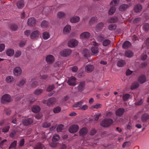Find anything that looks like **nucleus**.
I'll return each instance as SVG.
<instances>
[{"label":"nucleus","instance_id":"62","mask_svg":"<svg viewBox=\"0 0 149 149\" xmlns=\"http://www.w3.org/2000/svg\"><path fill=\"white\" fill-rule=\"evenodd\" d=\"M78 68L76 66H74L71 68L72 71L74 72H76L78 70Z\"/></svg>","mask_w":149,"mask_h":149},{"label":"nucleus","instance_id":"53","mask_svg":"<svg viewBox=\"0 0 149 149\" xmlns=\"http://www.w3.org/2000/svg\"><path fill=\"white\" fill-rule=\"evenodd\" d=\"M10 29L13 31H16L17 29V26L15 24H12L10 26Z\"/></svg>","mask_w":149,"mask_h":149},{"label":"nucleus","instance_id":"23","mask_svg":"<svg viewBox=\"0 0 149 149\" xmlns=\"http://www.w3.org/2000/svg\"><path fill=\"white\" fill-rule=\"evenodd\" d=\"M14 81L13 77L12 76H9L7 77L6 79V81L8 83L10 84Z\"/></svg>","mask_w":149,"mask_h":149},{"label":"nucleus","instance_id":"18","mask_svg":"<svg viewBox=\"0 0 149 149\" xmlns=\"http://www.w3.org/2000/svg\"><path fill=\"white\" fill-rule=\"evenodd\" d=\"M54 60V57L51 55L47 56L46 58V61L49 63H51L53 62Z\"/></svg>","mask_w":149,"mask_h":149},{"label":"nucleus","instance_id":"5","mask_svg":"<svg viewBox=\"0 0 149 149\" xmlns=\"http://www.w3.org/2000/svg\"><path fill=\"white\" fill-rule=\"evenodd\" d=\"M79 129V127L77 125H72L69 129V132L72 133H76L77 132Z\"/></svg>","mask_w":149,"mask_h":149},{"label":"nucleus","instance_id":"63","mask_svg":"<svg viewBox=\"0 0 149 149\" xmlns=\"http://www.w3.org/2000/svg\"><path fill=\"white\" fill-rule=\"evenodd\" d=\"M96 133V131L95 129H92L90 132L89 134L91 135H93Z\"/></svg>","mask_w":149,"mask_h":149},{"label":"nucleus","instance_id":"8","mask_svg":"<svg viewBox=\"0 0 149 149\" xmlns=\"http://www.w3.org/2000/svg\"><path fill=\"white\" fill-rule=\"evenodd\" d=\"M22 72V69L19 67H17L14 69L13 73L14 75L16 76H18L20 75Z\"/></svg>","mask_w":149,"mask_h":149},{"label":"nucleus","instance_id":"57","mask_svg":"<svg viewBox=\"0 0 149 149\" xmlns=\"http://www.w3.org/2000/svg\"><path fill=\"white\" fill-rule=\"evenodd\" d=\"M51 125V123H49L45 122L43 125L42 126L44 127L47 128L49 127Z\"/></svg>","mask_w":149,"mask_h":149},{"label":"nucleus","instance_id":"27","mask_svg":"<svg viewBox=\"0 0 149 149\" xmlns=\"http://www.w3.org/2000/svg\"><path fill=\"white\" fill-rule=\"evenodd\" d=\"M118 20V18L116 17H113L109 19L108 22L109 23H113L116 22Z\"/></svg>","mask_w":149,"mask_h":149},{"label":"nucleus","instance_id":"59","mask_svg":"<svg viewBox=\"0 0 149 149\" xmlns=\"http://www.w3.org/2000/svg\"><path fill=\"white\" fill-rule=\"evenodd\" d=\"M102 105L100 104H97L94 105L93 106V107L94 108L98 109L101 107Z\"/></svg>","mask_w":149,"mask_h":149},{"label":"nucleus","instance_id":"39","mask_svg":"<svg viewBox=\"0 0 149 149\" xmlns=\"http://www.w3.org/2000/svg\"><path fill=\"white\" fill-rule=\"evenodd\" d=\"M60 138L58 135L55 134L54 135L52 139V141L53 142H55L58 141L59 139Z\"/></svg>","mask_w":149,"mask_h":149},{"label":"nucleus","instance_id":"14","mask_svg":"<svg viewBox=\"0 0 149 149\" xmlns=\"http://www.w3.org/2000/svg\"><path fill=\"white\" fill-rule=\"evenodd\" d=\"M131 5L130 4H123L121 5L119 8V10L120 11H124L130 7Z\"/></svg>","mask_w":149,"mask_h":149},{"label":"nucleus","instance_id":"24","mask_svg":"<svg viewBox=\"0 0 149 149\" xmlns=\"http://www.w3.org/2000/svg\"><path fill=\"white\" fill-rule=\"evenodd\" d=\"M124 111V110L123 109L120 108L116 111V113L117 116H120L123 115Z\"/></svg>","mask_w":149,"mask_h":149},{"label":"nucleus","instance_id":"25","mask_svg":"<svg viewBox=\"0 0 149 149\" xmlns=\"http://www.w3.org/2000/svg\"><path fill=\"white\" fill-rule=\"evenodd\" d=\"M133 52L130 50H127L125 52V55L127 57H131L133 56Z\"/></svg>","mask_w":149,"mask_h":149},{"label":"nucleus","instance_id":"47","mask_svg":"<svg viewBox=\"0 0 149 149\" xmlns=\"http://www.w3.org/2000/svg\"><path fill=\"white\" fill-rule=\"evenodd\" d=\"M61 109L59 107H57L54 108L53 109V112L54 113H57L61 110Z\"/></svg>","mask_w":149,"mask_h":149},{"label":"nucleus","instance_id":"49","mask_svg":"<svg viewBox=\"0 0 149 149\" xmlns=\"http://www.w3.org/2000/svg\"><path fill=\"white\" fill-rule=\"evenodd\" d=\"M48 23L46 21H43L41 23V26L43 27H46L48 25Z\"/></svg>","mask_w":149,"mask_h":149},{"label":"nucleus","instance_id":"46","mask_svg":"<svg viewBox=\"0 0 149 149\" xmlns=\"http://www.w3.org/2000/svg\"><path fill=\"white\" fill-rule=\"evenodd\" d=\"M110 43V41L109 40H104L103 42V45L104 46H107Z\"/></svg>","mask_w":149,"mask_h":149},{"label":"nucleus","instance_id":"28","mask_svg":"<svg viewBox=\"0 0 149 149\" xmlns=\"http://www.w3.org/2000/svg\"><path fill=\"white\" fill-rule=\"evenodd\" d=\"M120 2V0H112L110 3V6H116Z\"/></svg>","mask_w":149,"mask_h":149},{"label":"nucleus","instance_id":"29","mask_svg":"<svg viewBox=\"0 0 149 149\" xmlns=\"http://www.w3.org/2000/svg\"><path fill=\"white\" fill-rule=\"evenodd\" d=\"M110 8L109 9V14L110 15H113L116 11L115 8L113 6H110Z\"/></svg>","mask_w":149,"mask_h":149},{"label":"nucleus","instance_id":"60","mask_svg":"<svg viewBox=\"0 0 149 149\" xmlns=\"http://www.w3.org/2000/svg\"><path fill=\"white\" fill-rule=\"evenodd\" d=\"M97 20V19L96 17H93L90 19V22L91 24H92L94 22H95Z\"/></svg>","mask_w":149,"mask_h":149},{"label":"nucleus","instance_id":"58","mask_svg":"<svg viewBox=\"0 0 149 149\" xmlns=\"http://www.w3.org/2000/svg\"><path fill=\"white\" fill-rule=\"evenodd\" d=\"M88 108V107L86 105H84L83 106H81L79 108V109H81L83 110H85L87 109Z\"/></svg>","mask_w":149,"mask_h":149},{"label":"nucleus","instance_id":"44","mask_svg":"<svg viewBox=\"0 0 149 149\" xmlns=\"http://www.w3.org/2000/svg\"><path fill=\"white\" fill-rule=\"evenodd\" d=\"M143 28L145 31H147L149 29V24L148 23H145L143 24Z\"/></svg>","mask_w":149,"mask_h":149},{"label":"nucleus","instance_id":"10","mask_svg":"<svg viewBox=\"0 0 149 149\" xmlns=\"http://www.w3.org/2000/svg\"><path fill=\"white\" fill-rule=\"evenodd\" d=\"M94 66L92 65H88L85 67V71L88 73L92 72L94 70Z\"/></svg>","mask_w":149,"mask_h":149},{"label":"nucleus","instance_id":"51","mask_svg":"<svg viewBox=\"0 0 149 149\" xmlns=\"http://www.w3.org/2000/svg\"><path fill=\"white\" fill-rule=\"evenodd\" d=\"M24 143V139H23L19 141V147H22L23 146Z\"/></svg>","mask_w":149,"mask_h":149},{"label":"nucleus","instance_id":"31","mask_svg":"<svg viewBox=\"0 0 149 149\" xmlns=\"http://www.w3.org/2000/svg\"><path fill=\"white\" fill-rule=\"evenodd\" d=\"M131 45V43L128 41H126L123 43V45L124 48H127L130 47Z\"/></svg>","mask_w":149,"mask_h":149},{"label":"nucleus","instance_id":"17","mask_svg":"<svg viewBox=\"0 0 149 149\" xmlns=\"http://www.w3.org/2000/svg\"><path fill=\"white\" fill-rule=\"evenodd\" d=\"M142 8V6L141 4H137L134 8V11L136 13L139 12L141 10Z\"/></svg>","mask_w":149,"mask_h":149},{"label":"nucleus","instance_id":"2","mask_svg":"<svg viewBox=\"0 0 149 149\" xmlns=\"http://www.w3.org/2000/svg\"><path fill=\"white\" fill-rule=\"evenodd\" d=\"M113 122V120L111 119H104L101 122V125L104 127H107L110 126Z\"/></svg>","mask_w":149,"mask_h":149},{"label":"nucleus","instance_id":"43","mask_svg":"<svg viewBox=\"0 0 149 149\" xmlns=\"http://www.w3.org/2000/svg\"><path fill=\"white\" fill-rule=\"evenodd\" d=\"M44 147L43 145L41 143H39L37 145H36L34 147L35 149H42Z\"/></svg>","mask_w":149,"mask_h":149},{"label":"nucleus","instance_id":"42","mask_svg":"<svg viewBox=\"0 0 149 149\" xmlns=\"http://www.w3.org/2000/svg\"><path fill=\"white\" fill-rule=\"evenodd\" d=\"M65 15V13L62 12H59L57 14V17L59 18L64 17Z\"/></svg>","mask_w":149,"mask_h":149},{"label":"nucleus","instance_id":"55","mask_svg":"<svg viewBox=\"0 0 149 149\" xmlns=\"http://www.w3.org/2000/svg\"><path fill=\"white\" fill-rule=\"evenodd\" d=\"M54 88V86L53 85H49L47 89V91H50L53 90Z\"/></svg>","mask_w":149,"mask_h":149},{"label":"nucleus","instance_id":"38","mask_svg":"<svg viewBox=\"0 0 149 149\" xmlns=\"http://www.w3.org/2000/svg\"><path fill=\"white\" fill-rule=\"evenodd\" d=\"M84 56L87 57L89 55V52L88 49H84L82 52Z\"/></svg>","mask_w":149,"mask_h":149},{"label":"nucleus","instance_id":"48","mask_svg":"<svg viewBox=\"0 0 149 149\" xmlns=\"http://www.w3.org/2000/svg\"><path fill=\"white\" fill-rule=\"evenodd\" d=\"M63 128V125H58L57 128V130L58 132H61Z\"/></svg>","mask_w":149,"mask_h":149},{"label":"nucleus","instance_id":"3","mask_svg":"<svg viewBox=\"0 0 149 149\" xmlns=\"http://www.w3.org/2000/svg\"><path fill=\"white\" fill-rule=\"evenodd\" d=\"M40 36V33L38 30L34 31L32 32L30 35V38L33 40H36Z\"/></svg>","mask_w":149,"mask_h":149},{"label":"nucleus","instance_id":"64","mask_svg":"<svg viewBox=\"0 0 149 149\" xmlns=\"http://www.w3.org/2000/svg\"><path fill=\"white\" fill-rule=\"evenodd\" d=\"M10 127L9 126H7L3 128L2 130L3 132H6L8 131Z\"/></svg>","mask_w":149,"mask_h":149},{"label":"nucleus","instance_id":"37","mask_svg":"<svg viewBox=\"0 0 149 149\" xmlns=\"http://www.w3.org/2000/svg\"><path fill=\"white\" fill-rule=\"evenodd\" d=\"M42 37L45 40H47L50 37L49 33L47 32H44L42 34Z\"/></svg>","mask_w":149,"mask_h":149},{"label":"nucleus","instance_id":"36","mask_svg":"<svg viewBox=\"0 0 149 149\" xmlns=\"http://www.w3.org/2000/svg\"><path fill=\"white\" fill-rule=\"evenodd\" d=\"M149 119V115L147 114H145L142 117L141 120L143 121H146L147 120Z\"/></svg>","mask_w":149,"mask_h":149},{"label":"nucleus","instance_id":"33","mask_svg":"<svg viewBox=\"0 0 149 149\" xmlns=\"http://www.w3.org/2000/svg\"><path fill=\"white\" fill-rule=\"evenodd\" d=\"M40 110V107L38 106H34L32 108V111L34 113L39 112Z\"/></svg>","mask_w":149,"mask_h":149},{"label":"nucleus","instance_id":"56","mask_svg":"<svg viewBox=\"0 0 149 149\" xmlns=\"http://www.w3.org/2000/svg\"><path fill=\"white\" fill-rule=\"evenodd\" d=\"M101 115V113H97L95 114L94 116V119L95 120H97L99 118V117Z\"/></svg>","mask_w":149,"mask_h":149},{"label":"nucleus","instance_id":"22","mask_svg":"<svg viewBox=\"0 0 149 149\" xmlns=\"http://www.w3.org/2000/svg\"><path fill=\"white\" fill-rule=\"evenodd\" d=\"M33 122V120L32 119L29 118L23 121V123L25 125H28L31 124Z\"/></svg>","mask_w":149,"mask_h":149},{"label":"nucleus","instance_id":"19","mask_svg":"<svg viewBox=\"0 0 149 149\" xmlns=\"http://www.w3.org/2000/svg\"><path fill=\"white\" fill-rule=\"evenodd\" d=\"M36 22L35 19L33 17H31L28 19L27 24L29 26H32L35 24Z\"/></svg>","mask_w":149,"mask_h":149},{"label":"nucleus","instance_id":"20","mask_svg":"<svg viewBox=\"0 0 149 149\" xmlns=\"http://www.w3.org/2000/svg\"><path fill=\"white\" fill-rule=\"evenodd\" d=\"M79 17L75 16L71 17L70 19V22L72 23H76L78 22L80 20Z\"/></svg>","mask_w":149,"mask_h":149},{"label":"nucleus","instance_id":"12","mask_svg":"<svg viewBox=\"0 0 149 149\" xmlns=\"http://www.w3.org/2000/svg\"><path fill=\"white\" fill-rule=\"evenodd\" d=\"M90 33L87 32H85L81 33L80 35V38L82 39H87L90 36Z\"/></svg>","mask_w":149,"mask_h":149},{"label":"nucleus","instance_id":"13","mask_svg":"<svg viewBox=\"0 0 149 149\" xmlns=\"http://www.w3.org/2000/svg\"><path fill=\"white\" fill-rule=\"evenodd\" d=\"M71 26L70 25H68L65 26L63 29V33L65 34L68 33L71 30Z\"/></svg>","mask_w":149,"mask_h":149},{"label":"nucleus","instance_id":"1","mask_svg":"<svg viewBox=\"0 0 149 149\" xmlns=\"http://www.w3.org/2000/svg\"><path fill=\"white\" fill-rule=\"evenodd\" d=\"M78 44V41L74 39H72L69 40L68 42V46L71 48H74L77 46Z\"/></svg>","mask_w":149,"mask_h":149},{"label":"nucleus","instance_id":"54","mask_svg":"<svg viewBox=\"0 0 149 149\" xmlns=\"http://www.w3.org/2000/svg\"><path fill=\"white\" fill-rule=\"evenodd\" d=\"M21 52L20 51H17L15 52V57L17 58L19 57L21 55Z\"/></svg>","mask_w":149,"mask_h":149},{"label":"nucleus","instance_id":"35","mask_svg":"<svg viewBox=\"0 0 149 149\" xmlns=\"http://www.w3.org/2000/svg\"><path fill=\"white\" fill-rule=\"evenodd\" d=\"M17 141H14L12 142L10 144L9 149H11L12 148H15L17 146Z\"/></svg>","mask_w":149,"mask_h":149},{"label":"nucleus","instance_id":"4","mask_svg":"<svg viewBox=\"0 0 149 149\" xmlns=\"http://www.w3.org/2000/svg\"><path fill=\"white\" fill-rule=\"evenodd\" d=\"M11 100L10 96L8 94H6L4 95L1 97V102L2 103H5L9 102Z\"/></svg>","mask_w":149,"mask_h":149},{"label":"nucleus","instance_id":"52","mask_svg":"<svg viewBox=\"0 0 149 149\" xmlns=\"http://www.w3.org/2000/svg\"><path fill=\"white\" fill-rule=\"evenodd\" d=\"M116 28V26L115 24H111L109 25L108 28L109 30L112 31L114 30Z\"/></svg>","mask_w":149,"mask_h":149},{"label":"nucleus","instance_id":"16","mask_svg":"<svg viewBox=\"0 0 149 149\" xmlns=\"http://www.w3.org/2000/svg\"><path fill=\"white\" fill-rule=\"evenodd\" d=\"M91 51L93 55H97L99 53V48L96 47H93L91 48Z\"/></svg>","mask_w":149,"mask_h":149},{"label":"nucleus","instance_id":"21","mask_svg":"<svg viewBox=\"0 0 149 149\" xmlns=\"http://www.w3.org/2000/svg\"><path fill=\"white\" fill-rule=\"evenodd\" d=\"M6 53L8 56H12L14 54V51L13 49H8L6 51Z\"/></svg>","mask_w":149,"mask_h":149},{"label":"nucleus","instance_id":"40","mask_svg":"<svg viewBox=\"0 0 149 149\" xmlns=\"http://www.w3.org/2000/svg\"><path fill=\"white\" fill-rule=\"evenodd\" d=\"M83 104V101H80L73 105L74 107H81V105Z\"/></svg>","mask_w":149,"mask_h":149},{"label":"nucleus","instance_id":"41","mask_svg":"<svg viewBox=\"0 0 149 149\" xmlns=\"http://www.w3.org/2000/svg\"><path fill=\"white\" fill-rule=\"evenodd\" d=\"M139 84L137 82H135L132 84L131 88L133 90L136 89L139 87Z\"/></svg>","mask_w":149,"mask_h":149},{"label":"nucleus","instance_id":"32","mask_svg":"<svg viewBox=\"0 0 149 149\" xmlns=\"http://www.w3.org/2000/svg\"><path fill=\"white\" fill-rule=\"evenodd\" d=\"M56 101V99L54 98H51L48 101L47 104L48 106H49L51 104L54 103Z\"/></svg>","mask_w":149,"mask_h":149},{"label":"nucleus","instance_id":"11","mask_svg":"<svg viewBox=\"0 0 149 149\" xmlns=\"http://www.w3.org/2000/svg\"><path fill=\"white\" fill-rule=\"evenodd\" d=\"M26 82V79L24 77L21 78L18 82L17 85L19 87L23 86Z\"/></svg>","mask_w":149,"mask_h":149},{"label":"nucleus","instance_id":"9","mask_svg":"<svg viewBox=\"0 0 149 149\" xmlns=\"http://www.w3.org/2000/svg\"><path fill=\"white\" fill-rule=\"evenodd\" d=\"M88 132L87 128L86 127H83L79 131V134L80 136H83L86 135Z\"/></svg>","mask_w":149,"mask_h":149},{"label":"nucleus","instance_id":"61","mask_svg":"<svg viewBox=\"0 0 149 149\" xmlns=\"http://www.w3.org/2000/svg\"><path fill=\"white\" fill-rule=\"evenodd\" d=\"M5 46L4 44H1L0 45V52H1L4 50L5 49Z\"/></svg>","mask_w":149,"mask_h":149},{"label":"nucleus","instance_id":"30","mask_svg":"<svg viewBox=\"0 0 149 149\" xmlns=\"http://www.w3.org/2000/svg\"><path fill=\"white\" fill-rule=\"evenodd\" d=\"M146 80V78L145 76L142 75L140 76L139 79L138 80L139 82L141 84L144 83Z\"/></svg>","mask_w":149,"mask_h":149},{"label":"nucleus","instance_id":"15","mask_svg":"<svg viewBox=\"0 0 149 149\" xmlns=\"http://www.w3.org/2000/svg\"><path fill=\"white\" fill-rule=\"evenodd\" d=\"M85 83L84 82H81L77 87L78 90L80 92L82 91L85 88Z\"/></svg>","mask_w":149,"mask_h":149},{"label":"nucleus","instance_id":"6","mask_svg":"<svg viewBox=\"0 0 149 149\" xmlns=\"http://www.w3.org/2000/svg\"><path fill=\"white\" fill-rule=\"evenodd\" d=\"M72 51L70 49H65L62 51L60 53L61 56L66 57L69 56L71 53Z\"/></svg>","mask_w":149,"mask_h":149},{"label":"nucleus","instance_id":"26","mask_svg":"<svg viewBox=\"0 0 149 149\" xmlns=\"http://www.w3.org/2000/svg\"><path fill=\"white\" fill-rule=\"evenodd\" d=\"M24 3L23 0L19 1L17 3V6L19 8H22L24 6Z\"/></svg>","mask_w":149,"mask_h":149},{"label":"nucleus","instance_id":"34","mask_svg":"<svg viewBox=\"0 0 149 149\" xmlns=\"http://www.w3.org/2000/svg\"><path fill=\"white\" fill-rule=\"evenodd\" d=\"M125 64V63L124 60H120L117 63L118 67H121L123 66Z\"/></svg>","mask_w":149,"mask_h":149},{"label":"nucleus","instance_id":"45","mask_svg":"<svg viewBox=\"0 0 149 149\" xmlns=\"http://www.w3.org/2000/svg\"><path fill=\"white\" fill-rule=\"evenodd\" d=\"M42 91V90L41 89H38L34 91V93L37 95L40 94Z\"/></svg>","mask_w":149,"mask_h":149},{"label":"nucleus","instance_id":"7","mask_svg":"<svg viewBox=\"0 0 149 149\" xmlns=\"http://www.w3.org/2000/svg\"><path fill=\"white\" fill-rule=\"evenodd\" d=\"M67 83L70 85L75 86L76 84V78L74 77H71L69 78Z\"/></svg>","mask_w":149,"mask_h":149},{"label":"nucleus","instance_id":"50","mask_svg":"<svg viewBox=\"0 0 149 149\" xmlns=\"http://www.w3.org/2000/svg\"><path fill=\"white\" fill-rule=\"evenodd\" d=\"M130 97V95L128 94H125L123 96V99L124 101H127L129 99Z\"/></svg>","mask_w":149,"mask_h":149}]
</instances>
